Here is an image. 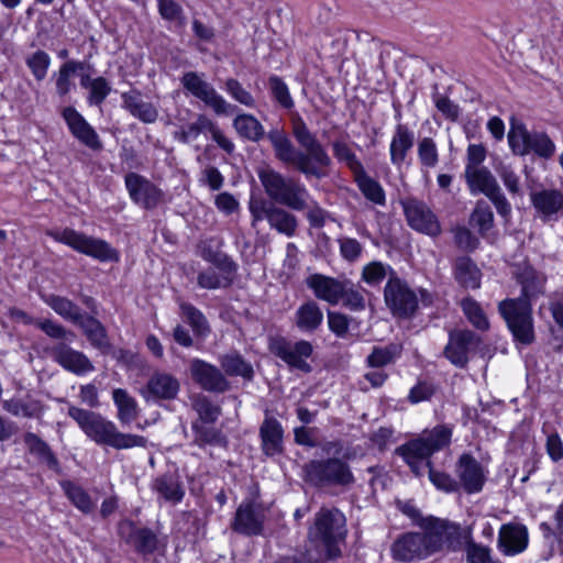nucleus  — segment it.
I'll return each instance as SVG.
<instances>
[{"label":"nucleus","mask_w":563,"mask_h":563,"mask_svg":"<svg viewBox=\"0 0 563 563\" xmlns=\"http://www.w3.org/2000/svg\"><path fill=\"white\" fill-rule=\"evenodd\" d=\"M291 133L305 152L296 148L284 130L272 129L267 133V139L273 146L275 157L284 165L294 167L306 178L321 179L325 177V169L331 166L332 159L301 117L292 120Z\"/></svg>","instance_id":"obj_1"},{"label":"nucleus","mask_w":563,"mask_h":563,"mask_svg":"<svg viewBox=\"0 0 563 563\" xmlns=\"http://www.w3.org/2000/svg\"><path fill=\"white\" fill-rule=\"evenodd\" d=\"M258 178L272 201L295 211L308 210L307 219L312 227L324 225L327 211L311 199L308 189L299 179L285 176L271 167L261 169Z\"/></svg>","instance_id":"obj_2"},{"label":"nucleus","mask_w":563,"mask_h":563,"mask_svg":"<svg viewBox=\"0 0 563 563\" xmlns=\"http://www.w3.org/2000/svg\"><path fill=\"white\" fill-rule=\"evenodd\" d=\"M68 416L73 418L82 432L98 445H108L117 450L146 446L147 440L137 434L122 433L117 426L100 413L70 406Z\"/></svg>","instance_id":"obj_3"},{"label":"nucleus","mask_w":563,"mask_h":563,"mask_svg":"<svg viewBox=\"0 0 563 563\" xmlns=\"http://www.w3.org/2000/svg\"><path fill=\"white\" fill-rule=\"evenodd\" d=\"M452 433L450 426L438 424L431 430H424L417 439L397 448L396 454L405 460L415 475L420 476L430 456L450 445Z\"/></svg>","instance_id":"obj_4"},{"label":"nucleus","mask_w":563,"mask_h":563,"mask_svg":"<svg viewBox=\"0 0 563 563\" xmlns=\"http://www.w3.org/2000/svg\"><path fill=\"white\" fill-rule=\"evenodd\" d=\"M429 556L441 551L461 550L471 538V528L463 529L460 525L445 519L428 517L419 522Z\"/></svg>","instance_id":"obj_5"},{"label":"nucleus","mask_w":563,"mask_h":563,"mask_svg":"<svg viewBox=\"0 0 563 563\" xmlns=\"http://www.w3.org/2000/svg\"><path fill=\"white\" fill-rule=\"evenodd\" d=\"M349 460V454H343L341 457L311 460L303 466L306 479L317 487H351L355 483V476Z\"/></svg>","instance_id":"obj_6"},{"label":"nucleus","mask_w":563,"mask_h":563,"mask_svg":"<svg viewBox=\"0 0 563 563\" xmlns=\"http://www.w3.org/2000/svg\"><path fill=\"white\" fill-rule=\"evenodd\" d=\"M346 534V518L338 508L322 507L316 514L313 526L309 529V538L320 542L330 558L340 554L338 544L345 540Z\"/></svg>","instance_id":"obj_7"},{"label":"nucleus","mask_w":563,"mask_h":563,"mask_svg":"<svg viewBox=\"0 0 563 563\" xmlns=\"http://www.w3.org/2000/svg\"><path fill=\"white\" fill-rule=\"evenodd\" d=\"M56 242L63 243L73 250L90 256L99 262H119V252L107 241L86 235L70 228L54 230L47 233Z\"/></svg>","instance_id":"obj_8"},{"label":"nucleus","mask_w":563,"mask_h":563,"mask_svg":"<svg viewBox=\"0 0 563 563\" xmlns=\"http://www.w3.org/2000/svg\"><path fill=\"white\" fill-rule=\"evenodd\" d=\"M504 318L516 341L528 345L534 341L532 307L525 298H508L498 303Z\"/></svg>","instance_id":"obj_9"},{"label":"nucleus","mask_w":563,"mask_h":563,"mask_svg":"<svg viewBox=\"0 0 563 563\" xmlns=\"http://www.w3.org/2000/svg\"><path fill=\"white\" fill-rule=\"evenodd\" d=\"M249 210L252 216V227L262 220H266L271 229L291 238L298 229V219L290 211L264 199L251 200Z\"/></svg>","instance_id":"obj_10"},{"label":"nucleus","mask_w":563,"mask_h":563,"mask_svg":"<svg viewBox=\"0 0 563 563\" xmlns=\"http://www.w3.org/2000/svg\"><path fill=\"white\" fill-rule=\"evenodd\" d=\"M465 179L473 195L484 194L495 206L498 214L504 218L510 216L511 206L488 168L465 169Z\"/></svg>","instance_id":"obj_11"},{"label":"nucleus","mask_w":563,"mask_h":563,"mask_svg":"<svg viewBox=\"0 0 563 563\" xmlns=\"http://www.w3.org/2000/svg\"><path fill=\"white\" fill-rule=\"evenodd\" d=\"M384 300L394 317L410 318L418 309V297L408 284L391 272L384 288Z\"/></svg>","instance_id":"obj_12"},{"label":"nucleus","mask_w":563,"mask_h":563,"mask_svg":"<svg viewBox=\"0 0 563 563\" xmlns=\"http://www.w3.org/2000/svg\"><path fill=\"white\" fill-rule=\"evenodd\" d=\"M268 350L290 368L302 373H310L312 371L311 365L307 361L313 353V346L309 341L299 340L292 342L282 335L271 336Z\"/></svg>","instance_id":"obj_13"},{"label":"nucleus","mask_w":563,"mask_h":563,"mask_svg":"<svg viewBox=\"0 0 563 563\" xmlns=\"http://www.w3.org/2000/svg\"><path fill=\"white\" fill-rule=\"evenodd\" d=\"M508 142L516 155L534 153L539 157L550 158L555 152V144L542 132H529L522 124L512 125Z\"/></svg>","instance_id":"obj_14"},{"label":"nucleus","mask_w":563,"mask_h":563,"mask_svg":"<svg viewBox=\"0 0 563 563\" xmlns=\"http://www.w3.org/2000/svg\"><path fill=\"white\" fill-rule=\"evenodd\" d=\"M183 87L195 98L211 108L217 115H228L236 111L217 90L196 71L185 73L181 77Z\"/></svg>","instance_id":"obj_15"},{"label":"nucleus","mask_w":563,"mask_h":563,"mask_svg":"<svg viewBox=\"0 0 563 563\" xmlns=\"http://www.w3.org/2000/svg\"><path fill=\"white\" fill-rule=\"evenodd\" d=\"M408 225L429 236L440 235L442 229L435 213L422 200L409 197L400 200Z\"/></svg>","instance_id":"obj_16"},{"label":"nucleus","mask_w":563,"mask_h":563,"mask_svg":"<svg viewBox=\"0 0 563 563\" xmlns=\"http://www.w3.org/2000/svg\"><path fill=\"white\" fill-rule=\"evenodd\" d=\"M202 132H209L211 139L225 153L232 154L234 152L235 145L232 140L221 131L216 122H213L205 114H198L196 121L188 124L187 126H181L174 133V139L184 144H188L197 140V137Z\"/></svg>","instance_id":"obj_17"},{"label":"nucleus","mask_w":563,"mask_h":563,"mask_svg":"<svg viewBox=\"0 0 563 563\" xmlns=\"http://www.w3.org/2000/svg\"><path fill=\"white\" fill-rule=\"evenodd\" d=\"M481 344V339L471 330H453L449 333V342L443 354L449 362L465 368L470 361V354Z\"/></svg>","instance_id":"obj_18"},{"label":"nucleus","mask_w":563,"mask_h":563,"mask_svg":"<svg viewBox=\"0 0 563 563\" xmlns=\"http://www.w3.org/2000/svg\"><path fill=\"white\" fill-rule=\"evenodd\" d=\"M190 375L196 384L209 393L223 394L231 388V383L219 367L200 358L191 360Z\"/></svg>","instance_id":"obj_19"},{"label":"nucleus","mask_w":563,"mask_h":563,"mask_svg":"<svg viewBox=\"0 0 563 563\" xmlns=\"http://www.w3.org/2000/svg\"><path fill=\"white\" fill-rule=\"evenodd\" d=\"M125 187L131 199L144 209H154L163 200V191L147 178L136 173H129L125 176Z\"/></svg>","instance_id":"obj_20"},{"label":"nucleus","mask_w":563,"mask_h":563,"mask_svg":"<svg viewBox=\"0 0 563 563\" xmlns=\"http://www.w3.org/2000/svg\"><path fill=\"white\" fill-rule=\"evenodd\" d=\"M118 532L121 539L142 554L148 555L157 551L159 540L156 533L150 528H139L131 520H123L119 523Z\"/></svg>","instance_id":"obj_21"},{"label":"nucleus","mask_w":563,"mask_h":563,"mask_svg":"<svg viewBox=\"0 0 563 563\" xmlns=\"http://www.w3.org/2000/svg\"><path fill=\"white\" fill-rule=\"evenodd\" d=\"M51 357L65 371L77 376L95 371L93 363L81 351L75 350L66 343H58L49 351Z\"/></svg>","instance_id":"obj_22"},{"label":"nucleus","mask_w":563,"mask_h":563,"mask_svg":"<svg viewBox=\"0 0 563 563\" xmlns=\"http://www.w3.org/2000/svg\"><path fill=\"white\" fill-rule=\"evenodd\" d=\"M390 554L395 561L406 563L429 556L420 532H405L398 536L390 547Z\"/></svg>","instance_id":"obj_23"},{"label":"nucleus","mask_w":563,"mask_h":563,"mask_svg":"<svg viewBox=\"0 0 563 563\" xmlns=\"http://www.w3.org/2000/svg\"><path fill=\"white\" fill-rule=\"evenodd\" d=\"M179 389L180 384L175 376L165 372H155L142 388L141 395L146 401L172 400L177 397Z\"/></svg>","instance_id":"obj_24"},{"label":"nucleus","mask_w":563,"mask_h":563,"mask_svg":"<svg viewBox=\"0 0 563 563\" xmlns=\"http://www.w3.org/2000/svg\"><path fill=\"white\" fill-rule=\"evenodd\" d=\"M532 207L542 221H556L563 213V192L558 189H542L530 194Z\"/></svg>","instance_id":"obj_25"},{"label":"nucleus","mask_w":563,"mask_h":563,"mask_svg":"<svg viewBox=\"0 0 563 563\" xmlns=\"http://www.w3.org/2000/svg\"><path fill=\"white\" fill-rule=\"evenodd\" d=\"M63 118L73 136L80 143L92 151H100L102 148V143L95 129L75 108L66 107L63 110Z\"/></svg>","instance_id":"obj_26"},{"label":"nucleus","mask_w":563,"mask_h":563,"mask_svg":"<svg viewBox=\"0 0 563 563\" xmlns=\"http://www.w3.org/2000/svg\"><path fill=\"white\" fill-rule=\"evenodd\" d=\"M152 490L159 500L176 505L185 496V488L177 472H166L156 476L151 483Z\"/></svg>","instance_id":"obj_27"},{"label":"nucleus","mask_w":563,"mask_h":563,"mask_svg":"<svg viewBox=\"0 0 563 563\" xmlns=\"http://www.w3.org/2000/svg\"><path fill=\"white\" fill-rule=\"evenodd\" d=\"M528 545V530L520 523H505L498 536V549L505 555H515L526 550Z\"/></svg>","instance_id":"obj_28"},{"label":"nucleus","mask_w":563,"mask_h":563,"mask_svg":"<svg viewBox=\"0 0 563 563\" xmlns=\"http://www.w3.org/2000/svg\"><path fill=\"white\" fill-rule=\"evenodd\" d=\"M456 472L464 489L468 494L482 490L485 475L481 464L471 454L465 453L460 456Z\"/></svg>","instance_id":"obj_29"},{"label":"nucleus","mask_w":563,"mask_h":563,"mask_svg":"<svg viewBox=\"0 0 563 563\" xmlns=\"http://www.w3.org/2000/svg\"><path fill=\"white\" fill-rule=\"evenodd\" d=\"M343 282L321 274H313L306 279L307 286L314 296L330 305H336L342 299Z\"/></svg>","instance_id":"obj_30"},{"label":"nucleus","mask_w":563,"mask_h":563,"mask_svg":"<svg viewBox=\"0 0 563 563\" xmlns=\"http://www.w3.org/2000/svg\"><path fill=\"white\" fill-rule=\"evenodd\" d=\"M121 98L123 108L143 123L151 124L158 119L156 106L145 101L140 90L132 89L123 92Z\"/></svg>","instance_id":"obj_31"},{"label":"nucleus","mask_w":563,"mask_h":563,"mask_svg":"<svg viewBox=\"0 0 563 563\" xmlns=\"http://www.w3.org/2000/svg\"><path fill=\"white\" fill-rule=\"evenodd\" d=\"M76 325L81 329L92 347L99 350L102 354H108L111 351L112 345L107 329L98 319L85 313Z\"/></svg>","instance_id":"obj_32"},{"label":"nucleus","mask_w":563,"mask_h":563,"mask_svg":"<svg viewBox=\"0 0 563 563\" xmlns=\"http://www.w3.org/2000/svg\"><path fill=\"white\" fill-rule=\"evenodd\" d=\"M283 427L280 422L271 416H266L260 427L262 450L265 455L274 456L283 451Z\"/></svg>","instance_id":"obj_33"},{"label":"nucleus","mask_w":563,"mask_h":563,"mask_svg":"<svg viewBox=\"0 0 563 563\" xmlns=\"http://www.w3.org/2000/svg\"><path fill=\"white\" fill-rule=\"evenodd\" d=\"M415 144V134L406 124H397L391 137L389 154L394 166L400 167Z\"/></svg>","instance_id":"obj_34"},{"label":"nucleus","mask_w":563,"mask_h":563,"mask_svg":"<svg viewBox=\"0 0 563 563\" xmlns=\"http://www.w3.org/2000/svg\"><path fill=\"white\" fill-rule=\"evenodd\" d=\"M517 280L521 285V296L529 302L544 292L547 276L531 266H525L517 274Z\"/></svg>","instance_id":"obj_35"},{"label":"nucleus","mask_w":563,"mask_h":563,"mask_svg":"<svg viewBox=\"0 0 563 563\" xmlns=\"http://www.w3.org/2000/svg\"><path fill=\"white\" fill-rule=\"evenodd\" d=\"M294 320L301 332L311 333L322 324L323 312L317 302L309 300L298 307Z\"/></svg>","instance_id":"obj_36"},{"label":"nucleus","mask_w":563,"mask_h":563,"mask_svg":"<svg viewBox=\"0 0 563 563\" xmlns=\"http://www.w3.org/2000/svg\"><path fill=\"white\" fill-rule=\"evenodd\" d=\"M352 176L358 190L366 200L376 206L386 205V194L383 186L367 174L365 167Z\"/></svg>","instance_id":"obj_37"},{"label":"nucleus","mask_w":563,"mask_h":563,"mask_svg":"<svg viewBox=\"0 0 563 563\" xmlns=\"http://www.w3.org/2000/svg\"><path fill=\"white\" fill-rule=\"evenodd\" d=\"M263 525L252 504H242L236 510L233 529L247 536L260 534Z\"/></svg>","instance_id":"obj_38"},{"label":"nucleus","mask_w":563,"mask_h":563,"mask_svg":"<svg viewBox=\"0 0 563 563\" xmlns=\"http://www.w3.org/2000/svg\"><path fill=\"white\" fill-rule=\"evenodd\" d=\"M23 440L32 455H35L54 472L60 473L59 462L44 440L33 432H26Z\"/></svg>","instance_id":"obj_39"},{"label":"nucleus","mask_w":563,"mask_h":563,"mask_svg":"<svg viewBox=\"0 0 563 563\" xmlns=\"http://www.w3.org/2000/svg\"><path fill=\"white\" fill-rule=\"evenodd\" d=\"M235 132L242 139L251 142H260L265 136L263 124L253 115L249 113L238 114L232 122Z\"/></svg>","instance_id":"obj_40"},{"label":"nucleus","mask_w":563,"mask_h":563,"mask_svg":"<svg viewBox=\"0 0 563 563\" xmlns=\"http://www.w3.org/2000/svg\"><path fill=\"white\" fill-rule=\"evenodd\" d=\"M455 279L465 288L476 289L481 286V272L468 256L457 257L454 263Z\"/></svg>","instance_id":"obj_41"},{"label":"nucleus","mask_w":563,"mask_h":563,"mask_svg":"<svg viewBox=\"0 0 563 563\" xmlns=\"http://www.w3.org/2000/svg\"><path fill=\"white\" fill-rule=\"evenodd\" d=\"M219 363L224 375L241 376L245 380H252L254 377V369L252 365L238 352L221 355L219 357Z\"/></svg>","instance_id":"obj_42"},{"label":"nucleus","mask_w":563,"mask_h":563,"mask_svg":"<svg viewBox=\"0 0 563 563\" xmlns=\"http://www.w3.org/2000/svg\"><path fill=\"white\" fill-rule=\"evenodd\" d=\"M112 398L118 408L117 417L122 424H130L137 418V402L125 389H114Z\"/></svg>","instance_id":"obj_43"},{"label":"nucleus","mask_w":563,"mask_h":563,"mask_svg":"<svg viewBox=\"0 0 563 563\" xmlns=\"http://www.w3.org/2000/svg\"><path fill=\"white\" fill-rule=\"evenodd\" d=\"M44 301L58 316L74 324L85 314L74 301L66 297L51 294L44 297Z\"/></svg>","instance_id":"obj_44"},{"label":"nucleus","mask_w":563,"mask_h":563,"mask_svg":"<svg viewBox=\"0 0 563 563\" xmlns=\"http://www.w3.org/2000/svg\"><path fill=\"white\" fill-rule=\"evenodd\" d=\"M62 489L70 503L81 512L90 514L95 504L89 494L79 485L71 481L60 482Z\"/></svg>","instance_id":"obj_45"},{"label":"nucleus","mask_w":563,"mask_h":563,"mask_svg":"<svg viewBox=\"0 0 563 563\" xmlns=\"http://www.w3.org/2000/svg\"><path fill=\"white\" fill-rule=\"evenodd\" d=\"M234 275L235 272L219 271L218 273L214 268H208L198 274L197 283L203 289L225 288L232 284Z\"/></svg>","instance_id":"obj_46"},{"label":"nucleus","mask_w":563,"mask_h":563,"mask_svg":"<svg viewBox=\"0 0 563 563\" xmlns=\"http://www.w3.org/2000/svg\"><path fill=\"white\" fill-rule=\"evenodd\" d=\"M192 408L201 423H214L222 413L221 407L202 394L192 398Z\"/></svg>","instance_id":"obj_47"},{"label":"nucleus","mask_w":563,"mask_h":563,"mask_svg":"<svg viewBox=\"0 0 563 563\" xmlns=\"http://www.w3.org/2000/svg\"><path fill=\"white\" fill-rule=\"evenodd\" d=\"M470 223L477 229L482 236L494 227V213L489 205L484 200H478L471 213Z\"/></svg>","instance_id":"obj_48"},{"label":"nucleus","mask_w":563,"mask_h":563,"mask_svg":"<svg viewBox=\"0 0 563 563\" xmlns=\"http://www.w3.org/2000/svg\"><path fill=\"white\" fill-rule=\"evenodd\" d=\"M331 146L336 161L344 164L352 175L364 168L363 163L345 141L335 140Z\"/></svg>","instance_id":"obj_49"},{"label":"nucleus","mask_w":563,"mask_h":563,"mask_svg":"<svg viewBox=\"0 0 563 563\" xmlns=\"http://www.w3.org/2000/svg\"><path fill=\"white\" fill-rule=\"evenodd\" d=\"M82 68L84 63L77 60H68L59 67L57 74L55 75L56 92L58 96L64 97L71 90L74 86L71 77Z\"/></svg>","instance_id":"obj_50"},{"label":"nucleus","mask_w":563,"mask_h":563,"mask_svg":"<svg viewBox=\"0 0 563 563\" xmlns=\"http://www.w3.org/2000/svg\"><path fill=\"white\" fill-rule=\"evenodd\" d=\"M3 409L13 416L35 418L42 413V406L37 400L9 399L3 401Z\"/></svg>","instance_id":"obj_51"},{"label":"nucleus","mask_w":563,"mask_h":563,"mask_svg":"<svg viewBox=\"0 0 563 563\" xmlns=\"http://www.w3.org/2000/svg\"><path fill=\"white\" fill-rule=\"evenodd\" d=\"M400 354V347L396 344L374 346L366 358L369 367L379 368L391 364Z\"/></svg>","instance_id":"obj_52"},{"label":"nucleus","mask_w":563,"mask_h":563,"mask_svg":"<svg viewBox=\"0 0 563 563\" xmlns=\"http://www.w3.org/2000/svg\"><path fill=\"white\" fill-rule=\"evenodd\" d=\"M462 310L468 321L478 330L486 331L489 328L488 319L479 303L471 297L461 302Z\"/></svg>","instance_id":"obj_53"},{"label":"nucleus","mask_w":563,"mask_h":563,"mask_svg":"<svg viewBox=\"0 0 563 563\" xmlns=\"http://www.w3.org/2000/svg\"><path fill=\"white\" fill-rule=\"evenodd\" d=\"M191 429L195 434L194 442L200 448L207 444L218 445L224 441L220 430L213 427H205L199 421L194 422Z\"/></svg>","instance_id":"obj_54"},{"label":"nucleus","mask_w":563,"mask_h":563,"mask_svg":"<svg viewBox=\"0 0 563 563\" xmlns=\"http://www.w3.org/2000/svg\"><path fill=\"white\" fill-rule=\"evenodd\" d=\"M418 158L424 168H434L439 163L438 147L433 139L423 137L418 142Z\"/></svg>","instance_id":"obj_55"},{"label":"nucleus","mask_w":563,"mask_h":563,"mask_svg":"<svg viewBox=\"0 0 563 563\" xmlns=\"http://www.w3.org/2000/svg\"><path fill=\"white\" fill-rule=\"evenodd\" d=\"M394 272L388 265L382 262H371L363 267L362 280L371 286L379 285L386 277Z\"/></svg>","instance_id":"obj_56"},{"label":"nucleus","mask_w":563,"mask_h":563,"mask_svg":"<svg viewBox=\"0 0 563 563\" xmlns=\"http://www.w3.org/2000/svg\"><path fill=\"white\" fill-rule=\"evenodd\" d=\"M268 86L273 98L285 109H291L295 103L290 96L289 89L284 80L273 75L268 78Z\"/></svg>","instance_id":"obj_57"},{"label":"nucleus","mask_w":563,"mask_h":563,"mask_svg":"<svg viewBox=\"0 0 563 563\" xmlns=\"http://www.w3.org/2000/svg\"><path fill=\"white\" fill-rule=\"evenodd\" d=\"M180 309L196 334L203 335L209 331L208 322L200 310L190 303H181Z\"/></svg>","instance_id":"obj_58"},{"label":"nucleus","mask_w":563,"mask_h":563,"mask_svg":"<svg viewBox=\"0 0 563 563\" xmlns=\"http://www.w3.org/2000/svg\"><path fill=\"white\" fill-rule=\"evenodd\" d=\"M341 300H343V305L352 311H361L365 309V298L363 292L351 282L344 280Z\"/></svg>","instance_id":"obj_59"},{"label":"nucleus","mask_w":563,"mask_h":563,"mask_svg":"<svg viewBox=\"0 0 563 563\" xmlns=\"http://www.w3.org/2000/svg\"><path fill=\"white\" fill-rule=\"evenodd\" d=\"M51 64L49 55L44 51H36L27 59L26 65L36 80H43Z\"/></svg>","instance_id":"obj_60"},{"label":"nucleus","mask_w":563,"mask_h":563,"mask_svg":"<svg viewBox=\"0 0 563 563\" xmlns=\"http://www.w3.org/2000/svg\"><path fill=\"white\" fill-rule=\"evenodd\" d=\"M464 545H466L467 563H501L492 558L489 548L475 543L472 537L465 541Z\"/></svg>","instance_id":"obj_61"},{"label":"nucleus","mask_w":563,"mask_h":563,"mask_svg":"<svg viewBox=\"0 0 563 563\" xmlns=\"http://www.w3.org/2000/svg\"><path fill=\"white\" fill-rule=\"evenodd\" d=\"M225 91L233 98L235 101L240 102L241 104L254 108L255 107V100L250 91L243 88L241 82L234 78H229L225 81L224 85Z\"/></svg>","instance_id":"obj_62"},{"label":"nucleus","mask_w":563,"mask_h":563,"mask_svg":"<svg viewBox=\"0 0 563 563\" xmlns=\"http://www.w3.org/2000/svg\"><path fill=\"white\" fill-rule=\"evenodd\" d=\"M426 468H428L431 483L437 488L446 493L455 492L457 489L459 484L449 474L435 471L431 461L426 462L424 470Z\"/></svg>","instance_id":"obj_63"},{"label":"nucleus","mask_w":563,"mask_h":563,"mask_svg":"<svg viewBox=\"0 0 563 563\" xmlns=\"http://www.w3.org/2000/svg\"><path fill=\"white\" fill-rule=\"evenodd\" d=\"M203 260L210 262L218 271L236 272V264L224 253L205 247L201 252Z\"/></svg>","instance_id":"obj_64"}]
</instances>
